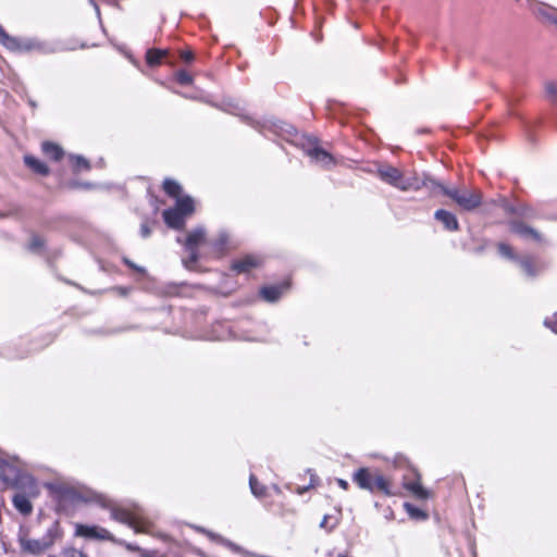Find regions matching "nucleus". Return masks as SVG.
<instances>
[{
    "label": "nucleus",
    "mask_w": 557,
    "mask_h": 557,
    "mask_svg": "<svg viewBox=\"0 0 557 557\" xmlns=\"http://www.w3.org/2000/svg\"><path fill=\"white\" fill-rule=\"evenodd\" d=\"M544 325L557 334V312H555L552 317L546 318Z\"/></svg>",
    "instance_id": "2f4dec72"
},
{
    "label": "nucleus",
    "mask_w": 557,
    "mask_h": 557,
    "mask_svg": "<svg viewBox=\"0 0 557 557\" xmlns=\"http://www.w3.org/2000/svg\"><path fill=\"white\" fill-rule=\"evenodd\" d=\"M220 242H221V244H224L226 242V235L225 234H222L220 236Z\"/></svg>",
    "instance_id": "c03bdc74"
},
{
    "label": "nucleus",
    "mask_w": 557,
    "mask_h": 557,
    "mask_svg": "<svg viewBox=\"0 0 557 557\" xmlns=\"http://www.w3.org/2000/svg\"><path fill=\"white\" fill-rule=\"evenodd\" d=\"M163 189L169 196L178 198L182 187L176 181L165 180L163 183Z\"/></svg>",
    "instance_id": "aec40b11"
},
{
    "label": "nucleus",
    "mask_w": 557,
    "mask_h": 557,
    "mask_svg": "<svg viewBox=\"0 0 557 557\" xmlns=\"http://www.w3.org/2000/svg\"><path fill=\"white\" fill-rule=\"evenodd\" d=\"M140 234L144 238H147L151 234V230L147 223H143L140 226Z\"/></svg>",
    "instance_id": "e433bc0d"
},
{
    "label": "nucleus",
    "mask_w": 557,
    "mask_h": 557,
    "mask_svg": "<svg viewBox=\"0 0 557 557\" xmlns=\"http://www.w3.org/2000/svg\"><path fill=\"white\" fill-rule=\"evenodd\" d=\"M497 205L499 208L506 213V214H516L517 208H515L511 203H509L506 199L500 198L497 201Z\"/></svg>",
    "instance_id": "c756f323"
},
{
    "label": "nucleus",
    "mask_w": 557,
    "mask_h": 557,
    "mask_svg": "<svg viewBox=\"0 0 557 557\" xmlns=\"http://www.w3.org/2000/svg\"><path fill=\"white\" fill-rule=\"evenodd\" d=\"M337 482H338V485H339L342 488L346 490V488L348 487V483H347L345 480H343V479H338V481H337Z\"/></svg>",
    "instance_id": "37998d69"
},
{
    "label": "nucleus",
    "mask_w": 557,
    "mask_h": 557,
    "mask_svg": "<svg viewBox=\"0 0 557 557\" xmlns=\"http://www.w3.org/2000/svg\"><path fill=\"white\" fill-rule=\"evenodd\" d=\"M545 97L549 101H557V83L553 81L545 82L544 84Z\"/></svg>",
    "instance_id": "a878e982"
},
{
    "label": "nucleus",
    "mask_w": 557,
    "mask_h": 557,
    "mask_svg": "<svg viewBox=\"0 0 557 557\" xmlns=\"http://www.w3.org/2000/svg\"><path fill=\"white\" fill-rule=\"evenodd\" d=\"M535 14L545 22L557 25V9L545 3H540Z\"/></svg>",
    "instance_id": "9d476101"
},
{
    "label": "nucleus",
    "mask_w": 557,
    "mask_h": 557,
    "mask_svg": "<svg viewBox=\"0 0 557 557\" xmlns=\"http://www.w3.org/2000/svg\"><path fill=\"white\" fill-rule=\"evenodd\" d=\"M337 557H347L346 555L339 554Z\"/></svg>",
    "instance_id": "09e8293b"
},
{
    "label": "nucleus",
    "mask_w": 557,
    "mask_h": 557,
    "mask_svg": "<svg viewBox=\"0 0 557 557\" xmlns=\"http://www.w3.org/2000/svg\"><path fill=\"white\" fill-rule=\"evenodd\" d=\"M498 252L502 257L507 258L511 261H517L519 256L516 255L512 250V248L507 245L506 243H499L498 244Z\"/></svg>",
    "instance_id": "5701e85b"
},
{
    "label": "nucleus",
    "mask_w": 557,
    "mask_h": 557,
    "mask_svg": "<svg viewBox=\"0 0 557 557\" xmlns=\"http://www.w3.org/2000/svg\"><path fill=\"white\" fill-rule=\"evenodd\" d=\"M61 557H86V556L82 552H79L73 547H67L62 550Z\"/></svg>",
    "instance_id": "72a5a7b5"
},
{
    "label": "nucleus",
    "mask_w": 557,
    "mask_h": 557,
    "mask_svg": "<svg viewBox=\"0 0 557 557\" xmlns=\"http://www.w3.org/2000/svg\"><path fill=\"white\" fill-rule=\"evenodd\" d=\"M329 519L330 517L326 515L323 517L321 523H320V527L323 528V529H327L329 531L333 530L335 528V524L329 527L327 525V522H329Z\"/></svg>",
    "instance_id": "58836bf2"
},
{
    "label": "nucleus",
    "mask_w": 557,
    "mask_h": 557,
    "mask_svg": "<svg viewBox=\"0 0 557 557\" xmlns=\"http://www.w3.org/2000/svg\"><path fill=\"white\" fill-rule=\"evenodd\" d=\"M260 260L252 256H247L238 261H235L232 269L238 273H248L251 269L257 268Z\"/></svg>",
    "instance_id": "1a4fd4ad"
},
{
    "label": "nucleus",
    "mask_w": 557,
    "mask_h": 557,
    "mask_svg": "<svg viewBox=\"0 0 557 557\" xmlns=\"http://www.w3.org/2000/svg\"><path fill=\"white\" fill-rule=\"evenodd\" d=\"M141 557H153L150 553L145 552L143 553Z\"/></svg>",
    "instance_id": "a18cd8bd"
},
{
    "label": "nucleus",
    "mask_w": 557,
    "mask_h": 557,
    "mask_svg": "<svg viewBox=\"0 0 557 557\" xmlns=\"http://www.w3.org/2000/svg\"><path fill=\"white\" fill-rule=\"evenodd\" d=\"M0 42L13 51H17V49L21 47V40L9 36L7 33L3 37H1Z\"/></svg>",
    "instance_id": "bb28decb"
},
{
    "label": "nucleus",
    "mask_w": 557,
    "mask_h": 557,
    "mask_svg": "<svg viewBox=\"0 0 557 557\" xmlns=\"http://www.w3.org/2000/svg\"><path fill=\"white\" fill-rule=\"evenodd\" d=\"M111 517L128 527L133 528L137 533H148L150 531L151 522L144 518L138 510H127L120 507L111 509Z\"/></svg>",
    "instance_id": "f03ea898"
},
{
    "label": "nucleus",
    "mask_w": 557,
    "mask_h": 557,
    "mask_svg": "<svg viewBox=\"0 0 557 557\" xmlns=\"http://www.w3.org/2000/svg\"><path fill=\"white\" fill-rule=\"evenodd\" d=\"M377 174L381 180L401 190H408L411 188L419 189L421 187L417 178L413 182H410L409 180L405 181L401 173L391 165L380 166L377 169Z\"/></svg>",
    "instance_id": "20e7f679"
},
{
    "label": "nucleus",
    "mask_w": 557,
    "mask_h": 557,
    "mask_svg": "<svg viewBox=\"0 0 557 557\" xmlns=\"http://www.w3.org/2000/svg\"><path fill=\"white\" fill-rule=\"evenodd\" d=\"M41 148L44 153L54 161L61 160L64 156L63 149L54 143L45 141Z\"/></svg>",
    "instance_id": "ddd939ff"
},
{
    "label": "nucleus",
    "mask_w": 557,
    "mask_h": 557,
    "mask_svg": "<svg viewBox=\"0 0 557 557\" xmlns=\"http://www.w3.org/2000/svg\"><path fill=\"white\" fill-rule=\"evenodd\" d=\"M285 285L282 286H265L261 289V296L270 302L276 301L281 295L283 288H285Z\"/></svg>",
    "instance_id": "a211bd4d"
},
{
    "label": "nucleus",
    "mask_w": 557,
    "mask_h": 557,
    "mask_svg": "<svg viewBox=\"0 0 557 557\" xmlns=\"http://www.w3.org/2000/svg\"><path fill=\"white\" fill-rule=\"evenodd\" d=\"M165 223L172 228H180L184 224L183 214L175 208L163 212Z\"/></svg>",
    "instance_id": "9b49d317"
},
{
    "label": "nucleus",
    "mask_w": 557,
    "mask_h": 557,
    "mask_svg": "<svg viewBox=\"0 0 557 557\" xmlns=\"http://www.w3.org/2000/svg\"><path fill=\"white\" fill-rule=\"evenodd\" d=\"M455 203L463 210L470 211L481 203V196L473 190H458L455 188Z\"/></svg>",
    "instance_id": "39448f33"
},
{
    "label": "nucleus",
    "mask_w": 557,
    "mask_h": 557,
    "mask_svg": "<svg viewBox=\"0 0 557 557\" xmlns=\"http://www.w3.org/2000/svg\"><path fill=\"white\" fill-rule=\"evenodd\" d=\"M354 481L362 490L389 494L388 482L380 472H371L368 468H361L354 474Z\"/></svg>",
    "instance_id": "f257e3e1"
},
{
    "label": "nucleus",
    "mask_w": 557,
    "mask_h": 557,
    "mask_svg": "<svg viewBox=\"0 0 557 557\" xmlns=\"http://www.w3.org/2000/svg\"><path fill=\"white\" fill-rule=\"evenodd\" d=\"M24 162L35 173H38L41 175H47L49 173L48 166L33 156H29V154L24 156Z\"/></svg>",
    "instance_id": "4468645a"
},
{
    "label": "nucleus",
    "mask_w": 557,
    "mask_h": 557,
    "mask_svg": "<svg viewBox=\"0 0 557 557\" xmlns=\"http://www.w3.org/2000/svg\"><path fill=\"white\" fill-rule=\"evenodd\" d=\"M166 54L165 50L150 49L147 51V62L150 65H157L161 59Z\"/></svg>",
    "instance_id": "412c9836"
},
{
    "label": "nucleus",
    "mask_w": 557,
    "mask_h": 557,
    "mask_svg": "<svg viewBox=\"0 0 557 557\" xmlns=\"http://www.w3.org/2000/svg\"><path fill=\"white\" fill-rule=\"evenodd\" d=\"M75 166L88 169L89 164H88L87 160H85L83 157H75Z\"/></svg>",
    "instance_id": "c9c22d12"
},
{
    "label": "nucleus",
    "mask_w": 557,
    "mask_h": 557,
    "mask_svg": "<svg viewBox=\"0 0 557 557\" xmlns=\"http://www.w3.org/2000/svg\"><path fill=\"white\" fill-rule=\"evenodd\" d=\"M54 537L51 532L42 539L34 540L29 537L27 529L21 528L18 531V543L22 552L30 555H40L53 545Z\"/></svg>",
    "instance_id": "7ed1b4c3"
},
{
    "label": "nucleus",
    "mask_w": 557,
    "mask_h": 557,
    "mask_svg": "<svg viewBox=\"0 0 557 557\" xmlns=\"http://www.w3.org/2000/svg\"><path fill=\"white\" fill-rule=\"evenodd\" d=\"M94 5H95V9H96L97 14L99 15V14H100V12H99V8H98V5H97V4H94Z\"/></svg>",
    "instance_id": "49530a36"
},
{
    "label": "nucleus",
    "mask_w": 557,
    "mask_h": 557,
    "mask_svg": "<svg viewBox=\"0 0 557 557\" xmlns=\"http://www.w3.org/2000/svg\"><path fill=\"white\" fill-rule=\"evenodd\" d=\"M405 507V510L407 511V513L412 518V519H416V520H424L426 519L428 515L420 508H417L414 507L413 505L409 504V503H406L404 505Z\"/></svg>",
    "instance_id": "4be33fe9"
},
{
    "label": "nucleus",
    "mask_w": 557,
    "mask_h": 557,
    "mask_svg": "<svg viewBox=\"0 0 557 557\" xmlns=\"http://www.w3.org/2000/svg\"><path fill=\"white\" fill-rule=\"evenodd\" d=\"M206 232L203 228H197L190 232L185 242L186 249H196L205 240Z\"/></svg>",
    "instance_id": "dca6fc26"
},
{
    "label": "nucleus",
    "mask_w": 557,
    "mask_h": 557,
    "mask_svg": "<svg viewBox=\"0 0 557 557\" xmlns=\"http://www.w3.org/2000/svg\"><path fill=\"white\" fill-rule=\"evenodd\" d=\"M516 262L520 265L522 271L529 277H534V276L537 275V270H536V268H535V265L533 263L532 257H530V256H525V257H522V258L519 257Z\"/></svg>",
    "instance_id": "f3484780"
},
{
    "label": "nucleus",
    "mask_w": 557,
    "mask_h": 557,
    "mask_svg": "<svg viewBox=\"0 0 557 557\" xmlns=\"http://www.w3.org/2000/svg\"><path fill=\"white\" fill-rule=\"evenodd\" d=\"M309 157L315 162L320 163L324 168H330L334 164V158L325 150L320 147H313L308 150Z\"/></svg>",
    "instance_id": "6e6552de"
},
{
    "label": "nucleus",
    "mask_w": 557,
    "mask_h": 557,
    "mask_svg": "<svg viewBox=\"0 0 557 557\" xmlns=\"http://www.w3.org/2000/svg\"><path fill=\"white\" fill-rule=\"evenodd\" d=\"M13 504L15 508L23 515H29L33 510L30 500L21 493H17L13 497Z\"/></svg>",
    "instance_id": "2eb2a0df"
},
{
    "label": "nucleus",
    "mask_w": 557,
    "mask_h": 557,
    "mask_svg": "<svg viewBox=\"0 0 557 557\" xmlns=\"http://www.w3.org/2000/svg\"><path fill=\"white\" fill-rule=\"evenodd\" d=\"M124 262H125L129 268H132V269H134V270H136V271H138V272H140V273H144V272H145V269H144V268L136 265L134 262H132V261H131L129 259H127V258H124Z\"/></svg>",
    "instance_id": "4c0bfd02"
},
{
    "label": "nucleus",
    "mask_w": 557,
    "mask_h": 557,
    "mask_svg": "<svg viewBox=\"0 0 557 557\" xmlns=\"http://www.w3.org/2000/svg\"><path fill=\"white\" fill-rule=\"evenodd\" d=\"M511 232L520 235L524 238H532L535 242L542 243L544 240L542 234H540L535 228L525 225L522 222L512 221L510 223Z\"/></svg>",
    "instance_id": "0eeeda50"
},
{
    "label": "nucleus",
    "mask_w": 557,
    "mask_h": 557,
    "mask_svg": "<svg viewBox=\"0 0 557 557\" xmlns=\"http://www.w3.org/2000/svg\"><path fill=\"white\" fill-rule=\"evenodd\" d=\"M422 186L426 187L428 189L431 190V193H433L434 195H437V194H446V195H449V191L443 187L442 185L435 183L434 181L428 178V180H424L422 182Z\"/></svg>",
    "instance_id": "b1692460"
},
{
    "label": "nucleus",
    "mask_w": 557,
    "mask_h": 557,
    "mask_svg": "<svg viewBox=\"0 0 557 557\" xmlns=\"http://www.w3.org/2000/svg\"><path fill=\"white\" fill-rule=\"evenodd\" d=\"M249 485L252 494L257 497H263L265 495V487L259 484L255 475H250Z\"/></svg>",
    "instance_id": "393cba45"
},
{
    "label": "nucleus",
    "mask_w": 557,
    "mask_h": 557,
    "mask_svg": "<svg viewBox=\"0 0 557 557\" xmlns=\"http://www.w3.org/2000/svg\"><path fill=\"white\" fill-rule=\"evenodd\" d=\"M42 245H44V242L38 236L33 237V239L29 243V247L33 250L39 249L40 247H42Z\"/></svg>",
    "instance_id": "f704fd0d"
},
{
    "label": "nucleus",
    "mask_w": 557,
    "mask_h": 557,
    "mask_svg": "<svg viewBox=\"0 0 557 557\" xmlns=\"http://www.w3.org/2000/svg\"><path fill=\"white\" fill-rule=\"evenodd\" d=\"M405 487L418 499H426L430 496V492L422 486L420 479L406 482Z\"/></svg>",
    "instance_id": "f8f14e48"
},
{
    "label": "nucleus",
    "mask_w": 557,
    "mask_h": 557,
    "mask_svg": "<svg viewBox=\"0 0 557 557\" xmlns=\"http://www.w3.org/2000/svg\"><path fill=\"white\" fill-rule=\"evenodd\" d=\"M75 534L81 537L91 539V540H111V533L101 527L97 525H85V524H76Z\"/></svg>",
    "instance_id": "423d86ee"
},
{
    "label": "nucleus",
    "mask_w": 557,
    "mask_h": 557,
    "mask_svg": "<svg viewBox=\"0 0 557 557\" xmlns=\"http://www.w3.org/2000/svg\"><path fill=\"white\" fill-rule=\"evenodd\" d=\"M454 225H455V230H457L458 228V222H457L456 219H455Z\"/></svg>",
    "instance_id": "de8ad7c7"
},
{
    "label": "nucleus",
    "mask_w": 557,
    "mask_h": 557,
    "mask_svg": "<svg viewBox=\"0 0 557 557\" xmlns=\"http://www.w3.org/2000/svg\"><path fill=\"white\" fill-rule=\"evenodd\" d=\"M180 81L182 83H189L190 78L188 77L187 74L183 73V74H181Z\"/></svg>",
    "instance_id": "79ce46f5"
},
{
    "label": "nucleus",
    "mask_w": 557,
    "mask_h": 557,
    "mask_svg": "<svg viewBox=\"0 0 557 557\" xmlns=\"http://www.w3.org/2000/svg\"><path fill=\"white\" fill-rule=\"evenodd\" d=\"M435 219L443 222L447 230H450L451 215L448 211L437 210L435 212Z\"/></svg>",
    "instance_id": "cd10ccee"
},
{
    "label": "nucleus",
    "mask_w": 557,
    "mask_h": 557,
    "mask_svg": "<svg viewBox=\"0 0 557 557\" xmlns=\"http://www.w3.org/2000/svg\"><path fill=\"white\" fill-rule=\"evenodd\" d=\"M8 466L7 461L0 458V475L4 473V468Z\"/></svg>",
    "instance_id": "a19ab883"
},
{
    "label": "nucleus",
    "mask_w": 557,
    "mask_h": 557,
    "mask_svg": "<svg viewBox=\"0 0 557 557\" xmlns=\"http://www.w3.org/2000/svg\"><path fill=\"white\" fill-rule=\"evenodd\" d=\"M38 48V44L34 40H21V47L17 51H30Z\"/></svg>",
    "instance_id": "473e14b6"
},
{
    "label": "nucleus",
    "mask_w": 557,
    "mask_h": 557,
    "mask_svg": "<svg viewBox=\"0 0 557 557\" xmlns=\"http://www.w3.org/2000/svg\"><path fill=\"white\" fill-rule=\"evenodd\" d=\"M516 215L520 216V218H527V219H531L535 215V212L532 208L525 206V205H520L517 207V213Z\"/></svg>",
    "instance_id": "c85d7f7f"
},
{
    "label": "nucleus",
    "mask_w": 557,
    "mask_h": 557,
    "mask_svg": "<svg viewBox=\"0 0 557 557\" xmlns=\"http://www.w3.org/2000/svg\"><path fill=\"white\" fill-rule=\"evenodd\" d=\"M176 209L183 214H190L194 211V201L190 197H178Z\"/></svg>",
    "instance_id": "6ab92c4d"
},
{
    "label": "nucleus",
    "mask_w": 557,
    "mask_h": 557,
    "mask_svg": "<svg viewBox=\"0 0 557 557\" xmlns=\"http://www.w3.org/2000/svg\"><path fill=\"white\" fill-rule=\"evenodd\" d=\"M187 250L189 252V257L184 259L183 262L186 268L190 269L193 267V264L196 263V261L198 260V255H197L196 249H187Z\"/></svg>",
    "instance_id": "7c9ffc66"
},
{
    "label": "nucleus",
    "mask_w": 557,
    "mask_h": 557,
    "mask_svg": "<svg viewBox=\"0 0 557 557\" xmlns=\"http://www.w3.org/2000/svg\"><path fill=\"white\" fill-rule=\"evenodd\" d=\"M181 57L186 62H190L194 59V54L191 51H183L181 53Z\"/></svg>",
    "instance_id": "ea45409f"
}]
</instances>
